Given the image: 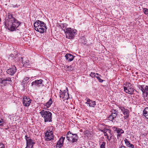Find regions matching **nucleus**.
<instances>
[{"label":"nucleus","mask_w":148,"mask_h":148,"mask_svg":"<svg viewBox=\"0 0 148 148\" xmlns=\"http://www.w3.org/2000/svg\"><path fill=\"white\" fill-rule=\"evenodd\" d=\"M4 23L6 28L11 31L15 30L21 24L19 22L13 17L11 13L7 14Z\"/></svg>","instance_id":"f257e3e1"},{"label":"nucleus","mask_w":148,"mask_h":148,"mask_svg":"<svg viewBox=\"0 0 148 148\" xmlns=\"http://www.w3.org/2000/svg\"><path fill=\"white\" fill-rule=\"evenodd\" d=\"M34 26L36 31L41 34L45 32L47 29L45 23L39 20H37L34 23Z\"/></svg>","instance_id":"f03ea898"},{"label":"nucleus","mask_w":148,"mask_h":148,"mask_svg":"<svg viewBox=\"0 0 148 148\" xmlns=\"http://www.w3.org/2000/svg\"><path fill=\"white\" fill-rule=\"evenodd\" d=\"M62 30L65 33L66 38L69 39H73L77 34V30L71 27H63Z\"/></svg>","instance_id":"7ed1b4c3"},{"label":"nucleus","mask_w":148,"mask_h":148,"mask_svg":"<svg viewBox=\"0 0 148 148\" xmlns=\"http://www.w3.org/2000/svg\"><path fill=\"white\" fill-rule=\"evenodd\" d=\"M40 114L44 119L45 122L52 121V113L49 111L42 110L40 112Z\"/></svg>","instance_id":"20e7f679"},{"label":"nucleus","mask_w":148,"mask_h":148,"mask_svg":"<svg viewBox=\"0 0 148 148\" xmlns=\"http://www.w3.org/2000/svg\"><path fill=\"white\" fill-rule=\"evenodd\" d=\"M124 89L126 93L129 94H132L134 93V89L130 83H127L126 86L124 87Z\"/></svg>","instance_id":"39448f33"},{"label":"nucleus","mask_w":148,"mask_h":148,"mask_svg":"<svg viewBox=\"0 0 148 148\" xmlns=\"http://www.w3.org/2000/svg\"><path fill=\"white\" fill-rule=\"evenodd\" d=\"M45 138L46 141H49L54 139V135L53 134L52 131L47 130L45 133Z\"/></svg>","instance_id":"423d86ee"},{"label":"nucleus","mask_w":148,"mask_h":148,"mask_svg":"<svg viewBox=\"0 0 148 148\" xmlns=\"http://www.w3.org/2000/svg\"><path fill=\"white\" fill-rule=\"evenodd\" d=\"M112 128L114 131L116 133L117 139L121 137L122 134L124 132V131L122 129L116 127L114 126L112 127Z\"/></svg>","instance_id":"0eeeda50"},{"label":"nucleus","mask_w":148,"mask_h":148,"mask_svg":"<svg viewBox=\"0 0 148 148\" xmlns=\"http://www.w3.org/2000/svg\"><path fill=\"white\" fill-rule=\"evenodd\" d=\"M22 63L23 64L24 66L29 67L32 64L31 61L29 59H27L24 57L21 58Z\"/></svg>","instance_id":"6e6552de"},{"label":"nucleus","mask_w":148,"mask_h":148,"mask_svg":"<svg viewBox=\"0 0 148 148\" xmlns=\"http://www.w3.org/2000/svg\"><path fill=\"white\" fill-rule=\"evenodd\" d=\"M17 69L15 65L12 66L11 67L8 69L7 71V73L12 76L16 72Z\"/></svg>","instance_id":"1a4fd4ad"},{"label":"nucleus","mask_w":148,"mask_h":148,"mask_svg":"<svg viewBox=\"0 0 148 148\" xmlns=\"http://www.w3.org/2000/svg\"><path fill=\"white\" fill-rule=\"evenodd\" d=\"M119 108L124 115V118L125 119H127L129 116V110L127 109H125L123 107H119Z\"/></svg>","instance_id":"9d476101"},{"label":"nucleus","mask_w":148,"mask_h":148,"mask_svg":"<svg viewBox=\"0 0 148 148\" xmlns=\"http://www.w3.org/2000/svg\"><path fill=\"white\" fill-rule=\"evenodd\" d=\"M31 102V100L29 97L25 96L23 99V106L25 107L29 106Z\"/></svg>","instance_id":"9b49d317"},{"label":"nucleus","mask_w":148,"mask_h":148,"mask_svg":"<svg viewBox=\"0 0 148 148\" xmlns=\"http://www.w3.org/2000/svg\"><path fill=\"white\" fill-rule=\"evenodd\" d=\"M111 115L108 117V119L112 122H114L113 120L116 118L117 113L116 110H113L112 111Z\"/></svg>","instance_id":"f8f14e48"},{"label":"nucleus","mask_w":148,"mask_h":148,"mask_svg":"<svg viewBox=\"0 0 148 148\" xmlns=\"http://www.w3.org/2000/svg\"><path fill=\"white\" fill-rule=\"evenodd\" d=\"M69 140H68L69 141L73 143L76 142L78 138L77 134H72V135H69Z\"/></svg>","instance_id":"ddd939ff"},{"label":"nucleus","mask_w":148,"mask_h":148,"mask_svg":"<svg viewBox=\"0 0 148 148\" xmlns=\"http://www.w3.org/2000/svg\"><path fill=\"white\" fill-rule=\"evenodd\" d=\"M65 139V137L63 136L60 138L56 145V148H60L62 147Z\"/></svg>","instance_id":"4468645a"},{"label":"nucleus","mask_w":148,"mask_h":148,"mask_svg":"<svg viewBox=\"0 0 148 148\" xmlns=\"http://www.w3.org/2000/svg\"><path fill=\"white\" fill-rule=\"evenodd\" d=\"M86 103L88 104L89 107L94 108L96 105L95 101H93L88 98H86Z\"/></svg>","instance_id":"2eb2a0df"},{"label":"nucleus","mask_w":148,"mask_h":148,"mask_svg":"<svg viewBox=\"0 0 148 148\" xmlns=\"http://www.w3.org/2000/svg\"><path fill=\"white\" fill-rule=\"evenodd\" d=\"M42 82L43 80L42 79L36 80L31 83V86H39L42 83Z\"/></svg>","instance_id":"dca6fc26"},{"label":"nucleus","mask_w":148,"mask_h":148,"mask_svg":"<svg viewBox=\"0 0 148 148\" xmlns=\"http://www.w3.org/2000/svg\"><path fill=\"white\" fill-rule=\"evenodd\" d=\"M65 58L68 62H71L73 60L74 56L71 54L67 53L65 56Z\"/></svg>","instance_id":"f3484780"},{"label":"nucleus","mask_w":148,"mask_h":148,"mask_svg":"<svg viewBox=\"0 0 148 148\" xmlns=\"http://www.w3.org/2000/svg\"><path fill=\"white\" fill-rule=\"evenodd\" d=\"M143 114L146 118L148 119V107L145 108L143 111Z\"/></svg>","instance_id":"a211bd4d"},{"label":"nucleus","mask_w":148,"mask_h":148,"mask_svg":"<svg viewBox=\"0 0 148 148\" xmlns=\"http://www.w3.org/2000/svg\"><path fill=\"white\" fill-rule=\"evenodd\" d=\"M52 100L50 99L45 104V106H46L47 108H49L52 104Z\"/></svg>","instance_id":"6ab92c4d"},{"label":"nucleus","mask_w":148,"mask_h":148,"mask_svg":"<svg viewBox=\"0 0 148 148\" xmlns=\"http://www.w3.org/2000/svg\"><path fill=\"white\" fill-rule=\"evenodd\" d=\"M144 86L139 85L138 86V88L139 89L141 90L143 92V93H145V91L144 90Z\"/></svg>","instance_id":"aec40b11"},{"label":"nucleus","mask_w":148,"mask_h":148,"mask_svg":"<svg viewBox=\"0 0 148 148\" xmlns=\"http://www.w3.org/2000/svg\"><path fill=\"white\" fill-rule=\"evenodd\" d=\"M61 91V92H60V98L63 99L64 97V95H65L66 93V92H62L61 91V90H60Z\"/></svg>","instance_id":"412c9836"},{"label":"nucleus","mask_w":148,"mask_h":148,"mask_svg":"<svg viewBox=\"0 0 148 148\" xmlns=\"http://www.w3.org/2000/svg\"><path fill=\"white\" fill-rule=\"evenodd\" d=\"M69 98V94L68 92H66V93L64 95V97L63 99H64V100H68Z\"/></svg>","instance_id":"4be33fe9"},{"label":"nucleus","mask_w":148,"mask_h":148,"mask_svg":"<svg viewBox=\"0 0 148 148\" xmlns=\"http://www.w3.org/2000/svg\"><path fill=\"white\" fill-rule=\"evenodd\" d=\"M124 141H125V143L126 146L127 147H128L130 144V141L126 138H125L124 139Z\"/></svg>","instance_id":"5701e85b"},{"label":"nucleus","mask_w":148,"mask_h":148,"mask_svg":"<svg viewBox=\"0 0 148 148\" xmlns=\"http://www.w3.org/2000/svg\"><path fill=\"white\" fill-rule=\"evenodd\" d=\"M72 134L71 133V132L70 131L68 132L66 136V138L67 140H69V135H72Z\"/></svg>","instance_id":"b1692460"},{"label":"nucleus","mask_w":148,"mask_h":148,"mask_svg":"<svg viewBox=\"0 0 148 148\" xmlns=\"http://www.w3.org/2000/svg\"><path fill=\"white\" fill-rule=\"evenodd\" d=\"M144 90L145 91V93L146 95H148V86H146L144 87Z\"/></svg>","instance_id":"393cba45"},{"label":"nucleus","mask_w":148,"mask_h":148,"mask_svg":"<svg viewBox=\"0 0 148 148\" xmlns=\"http://www.w3.org/2000/svg\"><path fill=\"white\" fill-rule=\"evenodd\" d=\"M4 80H5V81L8 82H10V83H11L12 82V80H11V78L10 77H7L6 78H5L3 79Z\"/></svg>","instance_id":"a878e982"},{"label":"nucleus","mask_w":148,"mask_h":148,"mask_svg":"<svg viewBox=\"0 0 148 148\" xmlns=\"http://www.w3.org/2000/svg\"><path fill=\"white\" fill-rule=\"evenodd\" d=\"M106 142H103L100 146V148H105Z\"/></svg>","instance_id":"bb28decb"},{"label":"nucleus","mask_w":148,"mask_h":148,"mask_svg":"<svg viewBox=\"0 0 148 148\" xmlns=\"http://www.w3.org/2000/svg\"><path fill=\"white\" fill-rule=\"evenodd\" d=\"M64 67L66 69H69V70H70L71 71L73 69H72V67L71 66H68V65H66Z\"/></svg>","instance_id":"cd10ccee"},{"label":"nucleus","mask_w":148,"mask_h":148,"mask_svg":"<svg viewBox=\"0 0 148 148\" xmlns=\"http://www.w3.org/2000/svg\"><path fill=\"white\" fill-rule=\"evenodd\" d=\"M101 76H99L97 77V78L98 79V80L99 81V82H102L104 81V80L101 79Z\"/></svg>","instance_id":"c85d7f7f"},{"label":"nucleus","mask_w":148,"mask_h":148,"mask_svg":"<svg viewBox=\"0 0 148 148\" xmlns=\"http://www.w3.org/2000/svg\"><path fill=\"white\" fill-rule=\"evenodd\" d=\"M143 12L145 14H148V10L146 8H144L143 9Z\"/></svg>","instance_id":"c756f323"},{"label":"nucleus","mask_w":148,"mask_h":148,"mask_svg":"<svg viewBox=\"0 0 148 148\" xmlns=\"http://www.w3.org/2000/svg\"><path fill=\"white\" fill-rule=\"evenodd\" d=\"M29 78L28 77H25L23 79V81L24 82H26L29 79Z\"/></svg>","instance_id":"7c9ffc66"},{"label":"nucleus","mask_w":148,"mask_h":148,"mask_svg":"<svg viewBox=\"0 0 148 148\" xmlns=\"http://www.w3.org/2000/svg\"><path fill=\"white\" fill-rule=\"evenodd\" d=\"M95 73H94L91 72L90 74V75L92 77H95Z\"/></svg>","instance_id":"2f4dec72"},{"label":"nucleus","mask_w":148,"mask_h":148,"mask_svg":"<svg viewBox=\"0 0 148 148\" xmlns=\"http://www.w3.org/2000/svg\"><path fill=\"white\" fill-rule=\"evenodd\" d=\"M1 83L4 84V85H5V84H7V82L4 80L3 79H2Z\"/></svg>","instance_id":"473e14b6"},{"label":"nucleus","mask_w":148,"mask_h":148,"mask_svg":"<svg viewBox=\"0 0 148 148\" xmlns=\"http://www.w3.org/2000/svg\"><path fill=\"white\" fill-rule=\"evenodd\" d=\"M0 148H5L4 145L3 143H0Z\"/></svg>","instance_id":"72a5a7b5"},{"label":"nucleus","mask_w":148,"mask_h":148,"mask_svg":"<svg viewBox=\"0 0 148 148\" xmlns=\"http://www.w3.org/2000/svg\"><path fill=\"white\" fill-rule=\"evenodd\" d=\"M0 121H1V123L0 124V126H2L3 125V123L4 122V121L2 119H1Z\"/></svg>","instance_id":"f704fd0d"},{"label":"nucleus","mask_w":148,"mask_h":148,"mask_svg":"<svg viewBox=\"0 0 148 148\" xmlns=\"http://www.w3.org/2000/svg\"><path fill=\"white\" fill-rule=\"evenodd\" d=\"M106 132L107 134L108 135V134H110L111 133V130L110 129H107V130L106 131Z\"/></svg>","instance_id":"c9c22d12"},{"label":"nucleus","mask_w":148,"mask_h":148,"mask_svg":"<svg viewBox=\"0 0 148 148\" xmlns=\"http://www.w3.org/2000/svg\"><path fill=\"white\" fill-rule=\"evenodd\" d=\"M128 147L129 148H134V145H133L131 144V143L129 145V146Z\"/></svg>","instance_id":"e433bc0d"},{"label":"nucleus","mask_w":148,"mask_h":148,"mask_svg":"<svg viewBox=\"0 0 148 148\" xmlns=\"http://www.w3.org/2000/svg\"><path fill=\"white\" fill-rule=\"evenodd\" d=\"M95 77H96V78L97 77L99 76H101L98 73H97L95 74Z\"/></svg>","instance_id":"4c0bfd02"},{"label":"nucleus","mask_w":148,"mask_h":148,"mask_svg":"<svg viewBox=\"0 0 148 148\" xmlns=\"http://www.w3.org/2000/svg\"><path fill=\"white\" fill-rule=\"evenodd\" d=\"M106 138L109 141H110L111 139L110 138L108 135L106 136Z\"/></svg>","instance_id":"58836bf2"},{"label":"nucleus","mask_w":148,"mask_h":148,"mask_svg":"<svg viewBox=\"0 0 148 148\" xmlns=\"http://www.w3.org/2000/svg\"><path fill=\"white\" fill-rule=\"evenodd\" d=\"M106 130H107L106 129H104L103 130H101V131L102 132H103V133L104 134V133H105V132H106Z\"/></svg>","instance_id":"ea45409f"},{"label":"nucleus","mask_w":148,"mask_h":148,"mask_svg":"<svg viewBox=\"0 0 148 148\" xmlns=\"http://www.w3.org/2000/svg\"><path fill=\"white\" fill-rule=\"evenodd\" d=\"M108 135L109 136L110 138H111L112 136L111 133L110 134H108Z\"/></svg>","instance_id":"a19ab883"},{"label":"nucleus","mask_w":148,"mask_h":148,"mask_svg":"<svg viewBox=\"0 0 148 148\" xmlns=\"http://www.w3.org/2000/svg\"><path fill=\"white\" fill-rule=\"evenodd\" d=\"M12 5V7L14 8H15V7H17L18 6H17V5Z\"/></svg>","instance_id":"79ce46f5"},{"label":"nucleus","mask_w":148,"mask_h":148,"mask_svg":"<svg viewBox=\"0 0 148 148\" xmlns=\"http://www.w3.org/2000/svg\"><path fill=\"white\" fill-rule=\"evenodd\" d=\"M104 135L105 136H107L108 135V134H107V133L106 132H105V133H104Z\"/></svg>","instance_id":"37998d69"},{"label":"nucleus","mask_w":148,"mask_h":148,"mask_svg":"<svg viewBox=\"0 0 148 148\" xmlns=\"http://www.w3.org/2000/svg\"><path fill=\"white\" fill-rule=\"evenodd\" d=\"M10 56L12 57H13L14 56V55L13 54L11 53L10 54Z\"/></svg>","instance_id":"c03bdc74"},{"label":"nucleus","mask_w":148,"mask_h":148,"mask_svg":"<svg viewBox=\"0 0 148 148\" xmlns=\"http://www.w3.org/2000/svg\"><path fill=\"white\" fill-rule=\"evenodd\" d=\"M66 90H67V91H68V88H67V87H66Z\"/></svg>","instance_id":"a18cd8bd"},{"label":"nucleus","mask_w":148,"mask_h":148,"mask_svg":"<svg viewBox=\"0 0 148 148\" xmlns=\"http://www.w3.org/2000/svg\"><path fill=\"white\" fill-rule=\"evenodd\" d=\"M1 123V121H0V124Z\"/></svg>","instance_id":"49530a36"}]
</instances>
